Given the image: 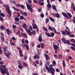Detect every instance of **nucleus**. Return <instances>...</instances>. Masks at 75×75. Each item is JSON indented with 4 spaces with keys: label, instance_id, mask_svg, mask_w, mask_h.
<instances>
[{
    "label": "nucleus",
    "instance_id": "1",
    "mask_svg": "<svg viewBox=\"0 0 75 75\" xmlns=\"http://www.w3.org/2000/svg\"><path fill=\"white\" fill-rule=\"evenodd\" d=\"M4 6L5 7V9L6 11L9 14V15H8L7 17L9 18H10V17L11 16V10L10 9V7L8 5H5Z\"/></svg>",
    "mask_w": 75,
    "mask_h": 75
},
{
    "label": "nucleus",
    "instance_id": "2",
    "mask_svg": "<svg viewBox=\"0 0 75 75\" xmlns=\"http://www.w3.org/2000/svg\"><path fill=\"white\" fill-rule=\"evenodd\" d=\"M4 68H3L1 67H0V70L1 69V72L2 74H6V71H7V68L5 66H4Z\"/></svg>",
    "mask_w": 75,
    "mask_h": 75
},
{
    "label": "nucleus",
    "instance_id": "3",
    "mask_svg": "<svg viewBox=\"0 0 75 75\" xmlns=\"http://www.w3.org/2000/svg\"><path fill=\"white\" fill-rule=\"evenodd\" d=\"M23 26V28H25L26 32H27V33H29V35H32V32H31V31L30 30V29H27V28H26V27H27V25L26 24H25V23H24Z\"/></svg>",
    "mask_w": 75,
    "mask_h": 75
},
{
    "label": "nucleus",
    "instance_id": "4",
    "mask_svg": "<svg viewBox=\"0 0 75 75\" xmlns=\"http://www.w3.org/2000/svg\"><path fill=\"white\" fill-rule=\"evenodd\" d=\"M32 25H33V29H35V28H36L37 33H39V29H38V28H37V25L36 24L34 23H33Z\"/></svg>",
    "mask_w": 75,
    "mask_h": 75
},
{
    "label": "nucleus",
    "instance_id": "5",
    "mask_svg": "<svg viewBox=\"0 0 75 75\" xmlns=\"http://www.w3.org/2000/svg\"><path fill=\"white\" fill-rule=\"evenodd\" d=\"M62 40L64 44H69V43H70L69 40H66L65 39H64V38H62Z\"/></svg>",
    "mask_w": 75,
    "mask_h": 75
},
{
    "label": "nucleus",
    "instance_id": "6",
    "mask_svg": "<svg viewBox=\"0 0 75 75\" xmlns=\"http://www.w3.org/2000/svg\"><path fill=\"white\" fill-rule=\"evenodd\" d=\"M26 6L28 9L30 11L31 13H33V8L31 7V6H30V5L28 4H26Z\"/></svg>",
    "mask_w": 75,
    "mask_h": 75
},
{
    "label": "nucleus",
    "instance_id": "7",
    "mask_svg": "<svg viewBox=\"0 0 75 75\" xmlns=\"http://www.w3.org/2000/svg\"><path fill=\"white\" fill-rule=\"evenodd\" d=\"M54 64H51L49 66V67L50 68H50V69L53 71H54V72H55V69H54L53 67H54Z\"/></svg>",
    "mask_w": 75,
    "mask_h": 75
},
{
    "label": "nucleus",
    "instance_id": "8",
    "mask_svg": "<svg viewBox=\"0 0 75 75\" xmlns=\"http://www.w3.org/2000/svg\"><path fill=\"white\" fill-rule=\"evenodd\" d=\"M38 40L40 42H41L42 41V35L40 34V36L38 38Z\"/></svg>",
    "mask_w": 75,
    "mask_h": 75
},
{
    "label": "nucleus",
    "instance_id": "9",
    "mask_svg": "<svg viewBox=\"0 0 75 75\" xmlns=\"http://www.w3.org/2000/svg\"><path fill=\"white\" fill-rule=\"evenodd\" d=\"M53 48L54 50H58V47L59 46L56 45H53Z\"/></svg>",
    "mask_w": 75,
    "mask_h": 75
},
{
    "label": "nucleus",
    "instance_id": "10",
    "mask_svg": "<svg viewBox=\"0 0 75 75\" xmlns=\"http://www.w3.org/2000/svg\"><path fill=\"white\" fill-rule=\"evenodd\" d=\"M18 64H19L18 65L19 68L20 69H23V66H22V64H21V62H19L18 63Z\"/></svg>",
    "mask_w": 75,
    "mask_h": 75
},
{
    "label": "nucleus",
    "instance_id": "11",
    "mask_svg": "<svg viewBox=\"0 0 75 75\" xmlns=\"http://www.w3.org/2000/svg\"><path fill=\"white\" fill-rule=\"evenodd\" d=\"M52 71L53 70H51V69H50L48 71V72H49V73H51L52 74L54 75V73Z\"/></svg>",
    "mask_w": 75,
    "mask_h": 75
},
{
    "label": "nucleus",
    "instance_id": "12",
    "mask_svg": "<svg viewBox=\"0 0 75 75\" xmlns=\"http://www.w3.org/2000/svg\"><path fill=\"white\" fill-rule=\"evenodd\" d=\"M19 55L20 57H24V55L23 54L22 51H21V50H19Z\"/></svg>",
    "mask_w": 75,
    "mask_h": 75
},
{
    "label": "nucleus",
    "instance_id": "13",
    "mask_svg": "<svg viewBox=\"0 0 75 75\" xmlns=\"http://www.w3.org/2000/svg\"><path fill=\"white\" fill-rule=\"evenodd\" d=\"M4 54H5V56L7 58H10V57H9V54L8 53L6 54V51L4 52Z\"/></svg>",
    "mask_w": 75,
    "mask_h": 75
},
{
    "label": "nucleus",
    "instance_id": "14",
    "mask_svg": "<svg viewBox=\"0 0 75 75\" xmlns=\"http://www.w3.org/2000/svg\"><path fill=\"white\" fill-rule=\"evenodd\" d=\"M65 31H66V33L67 35H70L71 34V32H70V30H68H68H65Z\"/></svg>",
    "mask_w": 75,
    "mask_h": 75
},
{
    "label": "nucleus",
    "instance_id": "15",
    "mask_svg": "<svg viewBox=\"0 0 75 75\" xmlns=\"http://www.w3.org/2000/svg\"><path fill=\"white\" fill-rule=\"evenodd\" d=\"M49 19L51 21H52V22H53V23H55V19L52 18L51 17H49Z\"/></svg>",
    "mask_w": 75,
    "mask_h": 75
},
{
    "label": "nucleus",
    "instance_id": "16",
    "mask_svg": "<svg viewBox=\"0 0 75 75\" xmlns=\"http://www.w3.org/2000/svg\"><path fill=\"white\" fill-rule=\"evenodd\" d=\"M55 17H56L57 18H59V14L58 13H56L55 15H54Z\"/></svg>",
    "mask_w": 75,
    "mask_h": 75
},
{
    "label": "nucleus",
    "instance_id": "17",
    "mask_svg": "<svg viewBox=\"0 0 75 75\" xmlns=\"http://www.w3.org/2000/svg\"><path fill=\"white\" fill-rule=\"evenodd\" d=\"M67 13L69 18L70 17V18H72V15H71V13H68V12Z\"/></svg>",
    "mask_w": 75,
    "mask_h": 75
},
{
    "label": "nucleus",
    "instance_id": "18",
    "mask_svg": "<svg viewBox=\"0 0 75 75\" xmlns=\"http://www.w3.org/2000/svg\"><path fill=\"white\" fill-rule=\"evenodd\" d=\"M38 4H40L39 6H43V4H44V2H41V1H39L38 2Z\"/></svg>",
    "mask_w": 75,
    "mask_h": 75
},
{
    "label": "nucleus",
    "instance_id": "19",
    "mask_svg": "<svg viewBox=\"0 0 75 75\" xmlns=\"http://www.w3.org/2000/svg\"><path fill=\"white\" fill-rule=\"evenodd\" d=\"M6 33L8 34V35H10V30L9 29L7 28L6 30Z\"/></svg>",
    "mask_w": 75,
    "mask_h": 75
},
{
    "label": "nucleus",
    "instance_id": "20",
    "mask_svg": "<svg viewBox=\"0 0 75 75\" xmlns=\"http://www.w3.org/2000/svg\"><path fill=\"white\" fill-rule=\"evenodd\" d=\"M24 46L26 47V48L27 50H29V46L28 45H25Z\"/></svg>",
    "mask_w": 75,
    "mask_h": 75
},
{
    "label": "nucleus",
    "instance_id": "21",
    "mask_svg": "<svg viewBox=\"0 0 75 75\" xmlns=\"http://www.w3.org/2000/svg\"><path fill=\"white\" fill-rule=\"evenodd\" d=\"M10 3H12V4H13V3L14 4H16V2H15L14 1H13V0H10Z\"/></svg>",
    "mask_w": 75,
    "mask_h": 75
},
{
    "label": "nucleus",
    "instance_id": "22",
    "mask_svg": "<svg viewBox=\"0 0 75 75\" xmlns=\"http://www.w3.org/2000/svg\"><path fill=\"white\" fill-rule=\"evenodd\" d=\"M75 7V6H74V3H71V9H73Z\"/></svg>",
    "mask_w": 75,
    "mask_h": 75
},
{
    "label": "nucleus",
    "instance_id": "23",
    "mask_svg": "<svg viewBox=\"0 0 75 75\" xmlns=\"http://www.w3.org/2000/svg\"><path fill=\"white\" fill-rule=\"evenodd\" d=\"M45 55L46 58V59H47V60H48L49 59V57H48V56L46 54H45Z\"/></svg>",
    "mask_w": 75,
    "mask_h": 75
},
{
    "label": "nucleus",
    "instance_id": "24",
    "mask_svg": "<svg viewBox=\"0 0 75 75\" xmlns=\"http://www.w3.org/2000/svg\"><path fill=\"white\" fill-rule=\"evenodd\" d=\"M33 34V35H35V34H36V32H35V30H33L32 31V35Z\"/></svg>",
    "mask_w": 75,
    "mask_h": 75
},
{
    "label": "nucleus",
    "instance_id": "25",
    "mask_svg": "<svg viewBox=\"0 0 75 75\" xmlns=\"http://www.w3.org/2000/svg\"><path fill=\"white\" fill-rule=\"evenodd\" d=\"M55 34L53 33H51L50 34V37H53L54 36Z\"/></svg>",
    "mask_w": 75,
    "mask_h": 75
},
{
    "label": "nucleus",
    "instance_id": "26",
    "mask_svg": "<svg viewBox=\"0 0 75 75\" xmlns=\"http://www.w3.org/2000/svg\"><path fill=\"white\" fill-rule=\"evenodd\" d=\"M0 28L3 30H4L5 28V27L3 25H1L0 27Z\"/></svg>",
    "mask_w": 75,
    "mask_h": 75
},
{
    "label": "nucleus",
    "instance_id": "27",
    "mask_svg": "<svg viewBox=\"0 0 75 75\" xmlns=\"http://www.w3.org/2000/svg\"><path fill=\"white\" fill-rule=\"evenodd\" d=\"M40 45H41V47L42 48H44V46L45 45H44V43H40Z\"/></svg>",
    "mask_w": 75,
    "mask_h": 75
},
{
    "label": "nucleus",
    "instance_id": "28",
    "mask_svg": "<svg viewBox=\"0 0 75 75\" xmlns=\"http://www.w3.org/2000/svg\"><path fill=\"white\" fill-rule=\"evenodd\" d=\"M52 8H53V10H56V6L55 5H53L52 6Z\"/></svg>",
    "mask_w": 75,
    "mask_h": 75
},
{
    "label": "nucleus",
    "instance_id": "29",
    "mask_svg": "<svg viewBox=\"0 0 75 75\" xmlns=\"http://www.w3.org/2000/svg\"><path fill=\"white\" fill-rule=\"evenodd\" d=\"M45 34L46 35H47V36H48L49 37H50V33H48V32H45Z\"/></svg>",
    "mask_w": 75,
    "mask_h": 75
},
{
    "label": "nucleus",
    "instance_id": "30",
    "mask_svg": "<svg viewBox=\"0 0 75 75\" xmlns=\"http://www.w3.org/2000/svg\"><path fill=\"white\" fill-rule=\"evenodd\" d=\"M8 49V47L7 46H5L4 48V49L3 50L4 52V51H7V50Z\"/></svg>",
    "mask_w": 75,
    "mask_h": 75
},
{
    "label": "nucleus",
    "instance_id": "31",
    "mask_svg": "<svg viewBox=\"0 0 75 75\" xmlns=\"http://www.w3.org/2000/svg\"><path fill=\"white\" fill-rule=\"evenodd\" d=\"M62 15H63V16H64V17H66V16H67V13H65L64 12H62Z\"/></svg>",
    "mask_w": 75,
    "mask_h": 75
},
{
    "label": "nucleus",
    "instance_id": "32",
    "mask_svg": "<svg viewBox=\"0 0 75 75\" xmlns=\"http://www.w3.org/2000/svg\"><path fill=\"white\" fill-rule=\"evenodd\" d=\"M1 38L2 42H4V37L3 36H2L1 37Z\"/></svg>",
    "mask_w": 75,
    "mask_h": 75
},
{
    "label": "nucleus",
    "instance_id": "33",
    "mask_svg": "<svg viewBox=\"0 0 75 75\" xmlns=\"http://www.w3.org/2000/svg\"><path fill=\"white\" fill-rule=\"evenodd\" d=\"M49 30L52 31H53V29H52V28L51 26H48Z\"/></svg>",
    "mask_w": 75,
    "mask_h": 75
},
{
    "label": "nucleus",
    "instance_id": "34",
    "mask_svg": "<svg viewBox=\"0 0 75 75\" xmlns=\"http://www.w3.org/2000/svg\"><path fill=\"white\" fill-rule=\"evenodd\" d=\"M45 68L46 70H47V71H48L49 69H50V68H49L48 67H47V64H46L45 66Z\"/></svg>",
    "mask_w": 75,
    "mask_h": 75
},
{
    "label": "nucleus",
    "instance_id": "35",
    "mask_svg": "<svg viewBox=\"0 0 75 75\" xmlns=\"http://www.w3.org/2000/svg\"><path fill=\"white\" fill-rule=\"evenodd\" d=\"M15 20L16 21L18 22V21H19V19L18 17H15Z\"/></svg>",
    "mask_w": 75,
    "mask_h": 75
},
{
    "label": "nucleus",
    "instance_id": "36",
    "mask_svg": "<svg viewBox=\"0 0 75 75\" xmlns=\"http://www.w3.org/2000/svg\"><path fill=\"white\" fill-rule=\"evenodd\" d=\"M49 22V19L47 18H46L45 19V23L46 24H47Z\"/></svg>",
    "mask_w": 75,
    "mask_h": 75
},
{
    "label": "nucleus",
    "instance_id": "37",
    "mask_svg": "<svg viewBox=\"0 0 75 75\" xmlns=\"http://www.w3.org/2000/svg\"><path fill=\"white\" fill-rule=\"evenodd\" d=\"M61 32L63 35H66V33H65V31H61Z\"/></svg>",
    "mask_w": 75,
    "mask_h": 75
},
{
    "label": "nucleus",
    "instance_id": "38",
    "mask_svg": "<svg viewBox=\"0 0 75 75\" xmlns=\"http://www.w3.org/2000/svg\"><path fill=\"white\" fill-rule=\"evenodd\" d=\"M20 19L21 20H25V19L24 18V16H20Z\"/></svg>",
    "mask_w": 75,
    "mask_h": 75
},
{
    "label": "nucleus",
    "instance_id": "39",
    "mask_svg": "<svg viewBox=\"0 0 75 75\" xmlns=\"http://www.w3.org/2000/svg\"><path fill=\"white\" fill-rule=\"evenodd\" d=\"M58 58H59V59H61L62 57V55L61 54H60L58 55Z\"/></svg>",
    "mask_w": 75,
    "mask_h": 75
},
{
    "label": "nucleus",
    "instance_id": "40",
    "mask_svg": "<svg viewBox=\"0 0 75 75\" xmlns=\"http://www.w3.org/2000/svg\"><path fill=\"white\" fill-rule=\"evenodd\" d=\"M3 54V50H1V48L0 47V54L1 55Z\"/></svg>",
    "mask_w": 75,
    "mask_h": 75
},
{
    "label": "nucleus",
    "instance_id": "41",
    "mask_svg": "<svg viewBox=\"0 0 75 75\" xmlns=\"http://www.w3.org/2000/svg\"><path fill=\"white\" fill-rule=\"evenodd\" d=\"M0 15L1 16H2V17H5V15L3 13H1Z\"/></svg>",
    "mask_w": 75,
    "mask_h": 75
},
{
    "label": "nucleus",
    "instance_id": "42",
    "mask_svg": "<svg viewBox=\"0 0 75 75\" xmlns=\"http://www.w3.org/2000/svg\"><path fill=\"white\" fill-rule=\"evenodd\" d=\"M63 63V67H65V61L64 60L62 61Z\"/></svg>",
    "mask_w": 75,
    "mask_h": 75
},
{
    "label": "nucleus",
    "instance_id": "43",
    "mask_svg": "<svg viewBox=\"0 0 75 75\" xmlns=\"http://www.w3.org/2000/svg\"><path fill=\"white\" fill-rule=\"evenodd\" d=\"M36 58L37 59H40V55L38 53V55H37Z\"/></svg>",
    "mask_w": 75,
    "mask_h": 75
},
{
    "label": "nucleus",
    "instance_id": "44",
    "mask_svg": "<svg viewBox=\"0 0 75 75\" xmlns=\"http://www.w3.org/2000/svg\"><path fill=\"white\" fill-rule=\"evenodd\" d=\"M23 65L25 66V67H28V66H27V64L26 63H25V62H23Z\"/></svg>",
    "mask_w": 75,
    "mask_h": 75
},
{
    "label": "nucleus",
    "instance_id": "45",
    "mask_svg": "<svg viewBox=\"0 0 75 75\" xmlns=\"http://www.w3.org/2000/svg\"><path fill=\"white\" fill-rule=\"evenodd\" d=\"M43 30H44V31H46V32H48V30H47V29L45 28V27H44L43 28Z\"/></svg>",
    "mask_w": 75,
    "mask_h": 75
},
{
    "label": "nucleus",
    "instance_id": "46",
    "mask_svg": "<svg viewBox=\"0 0 75 75\" xmlns=\"http://www.w3.org/2000/svg\"><path fill=\"white\" fill-rule=\"evenodd\" d=\"M10 44L11 45H15V43L14 42H10Z\"/></svg>",
    "mask_w": 75,
    "mask_h": 75
},
{
    "label": "nucleus",
    "instance_id": "47",
    "mask_svg": "<svg viewBox=\"0 0 75 75\" xmlns=\"http://www.w3.org/2000/svg\"><path fill=\"white\" fill-rule=\"evenodd\" d=\"M21 7L23 9H24V5H20Z\"/></svg>",
    "mask_w": 75,
    "mask_h": 75
},
{
    "label": "nucleus",
    "instance_id": "48",
    "mask_svg": "<svg viewBox=\"0 0 75 75\" xmlns=\"http://www.w3.org/2000/svg\"><path fill=\"white\" fill-rule=\"evenodd\" d=\"M14 23L15 24H16V25H19L20 24H19V23H18V22H17L16 21H14Z\"/></svg>",
    "mask_w": 75,
    "mask_h": 75
},
{
    "label": "nucleus",
    "instance_id": "49",
    "mask_svg": "<svg viewBox=\"0 0 75 75\" xmlns=\"http://www.w3.org/2000/svg\"><path fill=\"white\" fill-rule=\"evenodd\" d=\"M15 5L16 7H20V6L21 5L20 4H16Z\"/></svg>",
    "mask_w": 75,
    "mask_h": 75
},
{
    "label": "nucleus",
    "instance_id": "50",
    "mask_svg": "<svg viewBox=\"0 0 75 75\" xmlns=\"http://www.w3.org/2000/svg\"><path fill=\"white\" fill-rule=\"evenodd\" d=\"M6 75H10V74L9 73V72L8 71V69H7V71H6Z\"/></svg>",
    "mask_w": 75,
    "mask_h": 75
},
{
    "label": "nucleus",
    "instance_id": "51",
    "mask_svg": "<svg viewBox=\"0 0 75 75\" xmlns=\"http://www.w3.org/2000/svg\"><path fill=\"white\" fill-rule=\"evenodd\" d=\"M12 28L14 29H16V26L15 25H12Z\"/></svg>",
    "mask_w": 75,
    "mask_h": 75
},
{
    "label": "nucleus",
    "instance_id": "52",
    "mask_svg": "<svg viewBox=\"0 0 75 75\" xmlns=\"http://www.w3.org/2000/svg\"><path fill=\"white\" fill-rule=\"evenodd\" d=\"M52 64L54 65H56V62L55 60L53 61L52 62Z\"/></svg>",
    "mask_w": 75,
    "mask_h": 75
},
{
    "label": "nucleus",
    "instance_id": "53",
    "mask_svg": "<svg viewBox=\"0 0 75 75\" xmlns=\"http://www.w3.org/2000/svg\"><path fill=\"white\" fill-rule=\"evenodd\" d=\"M47 8H48V7H51V4H48L47 5Z\"/></svg>",
    "mask_w": 75,
    "mask_h": 75
},
{
    "label": "nucleus",
    "instance_id": "54",
    "mask_svg": "<svg viewBox=\"0 0 75 75\" xmlns=\"http://www.w3.org/2000/svg\"><path fill=\"white\" fill-rule=\"evenodd\" d=\"M64 17L65 18H66V19H69L70 18L68 16H67H67H65Z\"/></svg>",
    "mask_w": 75,
    "mask_h": 75
},
{
    "label": "nucleus",
    "instance_id": "55",
    "mask_svg": "<svg viewBox=\"0 0 75 75\" xmlns=\"http://www.w3.org/2000/svg\"><path fill=\"white\" fill-rule=\"evenodd\" d=\"M71 49L73 50H74V51H75V47H74L73 46H71Z\"/></svg>",
    "mask_w": 75,
    "mask_h": 75
},
{
    "label": "nucleus",
    "instance_id": "56",
    "mask_svg": "<svg viewBox=\"0 0 75 75\" xmlns=\"http://www.w3.org/2000/svg\"><path fill=\"white\" fill-rule=\"evenodd\" d=\"M23 35L24 38H27V34H26V33H24Z\"/></svg>",
    "mask_w": 75,
    "mask_h": 75
},
{
    "label": "nucleus",
    "instance_id": "57",
    "mask_svg": "<svg viewBox=\"0 0 75 75\" xmlns=\"http://www.w3.org/2000/svg\"><path fill=\"white\" fill-rule=\"evenodd\" d=\"M29 29H30V30H33V27H32V26H30Z\"/></svg>",
    "mask_w": 75,
    "mask_h": 75
},
{
    "label": "nucleus",
    "instance_id": "58",
    "mask_svg": "<svg viewBox=\"0 0 75 75\" xmlns=\"http://www.w3.org/2000/svg\"><path fill=\"white\" fill-rule=\"evenodd\" d=\"M27 56L25 55L24 56V59L25 60H27Z\"/></svg>",
    "mask_w": 75,
    "mask_h": 75
},
{
    "label": "nucleus",
    "instance_id": "59",
    "mask_svg": "<svg viewBox=\"0 0 75 75\" xmlns=\"http://www.w3.org/2000/svg\"><path fill=\"white\" fill-rule=\"evenodd\" d=\"M35 62L37 64H39V60H37L35 61Z\"/></svg>",
    "mask_w": 75,
    "mask_h": 75
},
{
    "label": "nucleus",
    "instance_id": "60",
    "mask_svg": "<svg viewBox=\"0 0 75 75\" xmlns=\"http://www.w3.org/2000/svg\"><path fill=\"white\" fill-rule=\"evenodd\" d=\"M40 17L42 18H43L44 17V15L43 13H42V15H40Z\"/></svg>",
    "mask_w": 75,
    "mask_h": 75
},
{
    "label": "nucleus",
    "instance_id": "61",
    "mask_svg": "<svg viewBox=\"0 0 75 75\" xmlns=\"http://www.w3.org/2000/svg\"><path fill=\"white\" fill-rule=\"evenodd\" d=\"M20 34V31L19 30L16 33V34Z\"/></svg>",
    "mask_w": 75,
    "mask_h": 75
},
{
    "label": "nucleus",
    "instance_id": "62",
    "mask_svg": "<svg viewBox=\"0 0 75 75\" xmlns=\"http://www.w3.org/2000/svg\"><path fill=\"white\" fill-rule=\"evenodd\" d=\"M70 37H74L75 36L74 35H70Z\"/></svg>",
    "mask_w": 75,
    "mask_h": 75
},
{
    "label": "nucleus",
    "instance_id": "63",
    "mask_svg": "<svg viewBox=\"0 0 75 75\" xmlns=\"http://www.w3.org/2000/svg\"><path fill=\"white\" fill-rule=\"evenodd\" d=\"M33 58L35 59H37V55H35L34 57H33Z\"/></svg>",
    "mask_w": 75,
    "mask_h": 75
},
{
    "label": "nucleus",
    "instance_id": "64",
    "mask_svg": "<svg viewBox=\"0 0 75 75\" xmlns=\"http://www.w3.org/2000/svg\"><path fill=\"white\" fill-rule=\"evenodd\" d=\"M25 42L26 43V44H28V41L27 40H26L25 41Z\"/></svg>",
    "mask_w": 75,
    "mask_h": 75
}]
</instances>
